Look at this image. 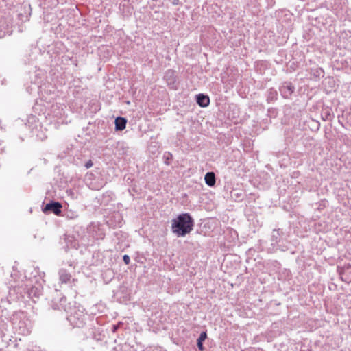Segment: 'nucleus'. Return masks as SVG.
Instances as JSON below:
<instances>
[{
    "instance_id": "f257e3e1",
    "label": "nucleus",
    "mask_w": 351,
    "mask_h": 351,
    "mask_svg": "<svg viewBox=\"0 0 351 351\" xmlns=\"http://www.w3.org/2000/svg\"><path fill=\"white\" fill-rule=\"evenodd\" d=\"M66 298L58 293V298L51 301V307L54 310L64 309L66 313V319L73 328H82L88 319V315L82 306L66 305Z\"/></svg>"
},
{
    "instance_id": "f03ea898",
    "label": "nucleus",
    "mask_w": 351,
    "mask_h": 351,
    "mask_svg": "<svg viewBox=\"0 0 351 351\" xmlns=\"http://www.w3.org/2000/svg\"><path fill=\"white\" fill-rule=\"evenodd\" d=\"M194 220L189 213H182L171 221V230L178 237H184L193 229Z\"/></svg>"
},
{
    "instance_id": "7ed1b4c3",
    "label": "nucleus",
    "mask_w": 351,
    "mask_h": 351,
    "mask_svg": "<svg viewBox=\"0 0 351 351\" xmlns=\"http://www.w3.org/2000/svg\"><path fill=\"white\" fill-rule=\"evenodd\" d=\"M39 95L40 105H49L54 101L57 97L56 88L51 84L44 83L38 85V87L34 90Z\"/></svg>"
},
{
    "instance_id": "20e7f679",
    "label": "nucleus",
    "mask_w": 351,
    "mask_h": 351,
    "mask_svg": "<svg viewBox=\"0 0 351 351\" xmlns=\"http://www.w3.org/2000/svg\"><path fill=\"white\" fill-rule=\"evenodd\" d=\"M12 325L13 328L19 334L27 335L30 332L29 321L26 318V315L23 312L14 315Z\"/></svg>"
},
{
    "instance_id": "39448f33",
    "label": "nucleus",
    "mask_w": 351,
    "mask_h": 351,
    "mask_svg": "<svg viewBox=\"0 0 351 351\" xmlns=\"http://www.w3.org/2000/svg\"><path fill=\"white\" fill-rule=\"evenodd\" d=\"M46 108V117L49 119L51 122L54 121L55 123H62V116L64 114L63 107L60 104L51 103L49 105L43 104Z\"/></svg>"
},
{
    "instance_id": "423d86ee",
    "label": "nucleus",
    "mask_w": 351,
    "mask_h": 351,
    "mask_svg": "<svg viewBox=\"0 0 351 351\" xmlns=\"http://www.w3.org/2000/svg\"><path fill=\"white\" fill-rule=\"evenodd\" d=\"M45 79V73L41 69L36 70L34 76L32 80L34 86L27 88L28 91L32 94L33 90L38 87V85H43Z\"/></svg>"
},
{
    "instance_id": "0eeeda50",
    "label": "nucleus",
    "mask_w": 351,
    "mask_h": 351,
    "mask_svg": "<svg viewBox=\"0 0 351 351\" xmlns=\"http://www.w3.org/2000/svg\"><path fill=\"white\" fill-rule=\"evenodd\" d=\"M295 90L294 86L289 82H285L280 87V93L284 98H289Z\"/></svg>"
},
{
    "instance_id": "6e6552de",
    "label": "nucleus",
    "mask_w": 351,
    "mask_h": 351,
    "mask_svg": "<svg viewBox=\"0 0 351 351\" xmlns=\"http://www.w3.org/2000/svg\"><path fill=\"white\" fill-rule=\"evenodd\" d=\"M62 207V204L58 202L51 201L45 205V206L43 208V211L45 213L51 212L55 215H58L61 213Z\"/></svg>"
},
{
    "instance_id": "1a4fd4ad",
    "label": "nucleus",
    "mask_w": 351,
    "mask_h": 351,
    "mask_svg": "<svg viewBox=\"0 0 351 351\" xmlns=\"http://www.w3.org/2000/svg\"><path fill=\"white\" fill-rule=\"evenodd\" d=\"M196 101L201 107H207L210 104L209 97L204 94H198L196 96Z\"/></svg>"
},
{
    "instance_id": "9d476101",
    "label": "nucleus",
    "mask_w": 351,
    "mask_h": 351,
    "mask_svg": "<svg viewBox=\"0 0 351 351\" xmlns=\"http://www.w3.org/2000/svg\"><path fill=\"white\" fill-rule=\"evenodd\" d=\"M59 280L61 283H68L70 282L71 275L65 269H60L58 271Z\"/></svg>"
},
{
    "instance_id": "9b49d317",
    "label": "nucleus",
    "mask_w": 351,
    "mask_h": 351,
    "mask_svg": "<svg viewBox=\"0 0 351 351\" xmlns=\"http://www.w3.org/2000/svg\"><path fill=\"white\" fill-rule=\"evenodd\" d=\"M10 32L9 25L4 20H0V38L10 35Z\"/></svg>"
},
{
    "instance_id": "f8f14e48",
    "label": "nucleus",
    "mask_w": 351,
    "mask_h": 351,
    "mask_svg": "<svg viewBox=\"0 0 351 351\" xmlns=\"http://www.w3.org/2000/svg\"><path fill=\"white\" fill-rule=\"evenodd\" d=\"M127 123V120L125 118L118 117L115 119L114 124H115V130L117 131H121L125 128V125Z\"/></svg>"
},
{
    "instance_id": "ddd939ff",
    "label": "nucleus",
    "mask_w": 351,
    "mask_h": 351,
    "mask_svg": "<svg viewBox=\"0 0 351 351\" xmlns=\"http://www.w3.org/2000/svg\"><path fill=\"white\" fill-rule=\"evenodd\" d=\"M206 184L209 186H213L215 184V175L213 172H208L204 177Z\"/></svg>"
},
{
    "instance_id": "4468645a",
    "label": "nucleus",
    "mask_w": 351,
    "mask_h": 351,
    "mask_svg": "<svg viewBox=\"0 0 351 351\" xmlns=\"http://www.w3.org/2000/svg\"><path fill=\"white\" fill-rule=\"evenodd\" d=\"M28 294L30 298H38L41 294V289L38 287H32L28 290Z\"/></svg>"
},
{
    "instance_id": "2eb2a0df",
    "label": "nucleus",
    "mask_w": 351,
    "mask_h": 351,
    "mask_svg": "<svg viewBox=\"0 0 351 351\" xmlns=\"http://www.w3.org/2000/svg\"><path fill=\"white\" fill-rule=\"evenodd\" d=\"M280 236V232L278 230H274L271 235V242L272 245H274L278 242V237Z\"/></svg>"
},
{
    "instance_id": "dca6fc26",
    "label": "nucleus",
    "mask_w": 351,
    "mask_h": 351,
    "mask_svg": "<svg viewBox=\"0 0 351 351\" xmlns=\"http://www.w3.org/2000/svg\"><path fill=\"white\" fill-rule=\"evenodd\" d=\"M206 333L205 332H203L200 334L199 337L197 339V346L200 350L203 348L202 342L206 339Z\"/></svg>"
},
{
    "instance_id": "f3484780",
    "label": "nucleus",
    "mask_w": 351,
    "mask_h": 351,
    "mask_svg": "<svg viewBox=\"0 0 351 351\" xmlns=\"http://www.w3.org/2000/svg\"><path fill=\"white\" fill-rule=\"evenodd\" d=\"M277 98V92L274 89H269L268 91V100H275Z\"/></svg>"
},
{
    "instance_id": "a211bd4d",
    "label": "nucleus",
    "mask_w": 351,
    "mask_h": 351,
    "mask_svg": "<svg viewBox=\"0 0 351 351\" xmlns=\"http://www.w3.org/2000/svg\"><path fill=\"white\" fill-rule=\"evenodd\" d=\"M172 154L169 152H166L164 153L163 158L165 159V163L166 165H169V160L172 158Z\"/></svg>"
},
{
    "instance_id": "6ab92c4d",
    "label": "nucleus",
    "mask_w": 351,
    "mask_h": 351,
    "mask_svg": "<svg viewBox=\"0 0 351 351\" xmlns=\"http://www.w3.org/2000/svg\"><path fill=\"white\" fill-rule=\"evenodd\" d=\"M123 260L125 265H128L130 263V258L127 254L123 255Z\"/></svg>"
},
{
    "instance_id": "aec40b11",
    "label": "nucleus",
    "mask_w": 351,
    "mask_h": 351,
    "mask_svg": "<svg viewBox=\"0 0 351 351\" xmlns=\"http://www.w3.org/2000/svg\"><path fill=\"white\" fill-rule=\"evenodd\" d=\"M93 162L90 160H89L88 162L85 163L84 166L86 169H88L90 168L93 166Z\"/></svg>"
},
{
    "instance_id": "412c9836",
    "label": "nucleus",
    "mask_w": 351,
    "mask_h": 351,
    "mask_svg": "<svg viewBox=\"0 0 351 351\" xmlns=\"http://www.w3.org/2000/svg\"><path fill=\"white\" fill-rule=\"evenodd\" d=\"M67 217H69L70 219H74L77 217V215L75 213H72V215H68Z\"/></svg>"
},
{
    "instance_id": "4be33fe9",
    "label": "nucleus",
    "mask_w": 351,
    "mask_h": 351,
    "mask_svg": "<svg viewBox=\"0 0 351 351\" xmlns=\"http://www.w3.org/2000/svg\"><path fill=\"white\" fill-rule=\"evenodd\" d=\"M119 326L118 325H113L112 326V330L113 332H115L118 328Z\"/></svg>"
},
{
    "instance_id": "5701e85b",
    "label": "nucleus",
    "mask_w": 351,
    "mask_h": 351,
    "mask_svg": "<svg viewBox=\"0 0 351 351\" xmlns=\"http://www.w3.org/2000/svg\"><path fill=\"white\" fill-rule=\"evenodd\" d=\"M29 351H44L41 350L39 347H35L33 349L30 350Z\"/></svg>"
},
{
    "instance_id": "b1692460",
    "label": "nucleus",
    "mask_w": 351,
    "mask_h": 351,
    "mask_svg": "<svg viewBox=\"0 0 351 351\" xmlns=\"http://www.w3.org/2000/svg\"><path fill=\"white\" fill-rule=\"evenodd\" d=\"M169 74H171V75H173V72L170 70H169L167 72V75H169Z\"/></svg>"
},
{
    "instance_id": "393cba45",
    "label": "nucleus",
    "mask_w": 351,
    "mask_h": 351,
    "mask_svg": "<svg viewBox=\"0 0 351 351\" xmlns=\"http://www.w3.org/2000/svg\"><path fill=\"white\" fill-rule=\"evenodd\" d=\"M147 351H159L158 349L148 350Z\"/></svg>"
},
{
    "instance_id": "a878e982",
    "label": "nucleus",
    "mask_w": 351,
    "mask_h": 351,
    "mask_svg": "<svg viewBox=\"0 0 351 351\" xmlns=\"http://www.w3.org/2000/svg\"><path fill=\"white\" fill-rule=\"evenodd\" d=\"M318 74L319 75L320 73H324L323 70L320 69L319 71H317Z\"/></svg>"
},
{
    "instance_id": "bb28decb",
    "label": "nucleus",
    "mask_w": 351,
    "mask_h": 351,
    "mask_svg": "<svg viewBox=\"0 0 351 351\" xmlns=\"http://www.w3.org/2000/svg\"><path fill=\"white\" fill-rule=\"evenodd\" d=\"M177 1H178V0H173V4H176L177 3Z\"/></svg>"
},
{
    "instance_id": "cd10ccee",
    "label": "nucleus",
    "mask_w": 351,
    "mask_h": 351,
    "mask_svg": "<svg viewBox=\"0 0 351 351\" xmlns=\"http://www.w3.org/2000/svg\"><path fill=\"white\" fill-rule=\"evenodd\" d=\"M330 113H329V112H326V117H327L328 116H330Z\"/></svg>"
},
{
    "instance_id": "c85d7f7f",
    "label": "nucleus",
    "mask_w": 351,
    "mask_h": 351,
    "mask_svg": "<svg viewBox=\"0 0 351 351\" xmlns=\"http://www.w3.org/2000/svg\"><path fill=\"white\" fill-rule=\"evenodd\" d=\"M69 266H72L71 262L69 263Z\"/></svg>"
}]
</instances>
